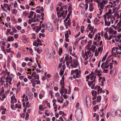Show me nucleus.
I'll use <instances>...</instances> for the list:
<instances>
[{"mask_svg": "<svg viewBox=\"0 0 121 121\" xmlns=\"http://www.w3.org/2000/svg\"><path fill=\"white\" fill-rule=\"evenodd\" d=\"M95 1L98 3V5L100 11L99 15H100L102 14L103 10L104 9L105 4H106L108 1L107 0H103L101 2H100L99 0H95Z\"/></svg>", "mask_w": 121, "mask_h": 121, "instance_id": "nucleus-1", "label": "nucleus"}, {"mask_svg": "<svg viewBox=\"0 0 121 121\" xmlns=\"http://www.w3.org/2000/svg\"><path fill=\"white\" fill-rule=\"evenodd\" d=\"M75 116L77 121H80L82 119V111L79 109L76 110L75 112Z\"/></svg>", "mask_w": 121, "mask_h": 121, "instance_id": "nucleus-2", "label": "nucleus"}, {"mask_svg": "<svg viewBox=\"0 0 121 121\" xmlns=\"http://www.w3.org/2000/svg\"><path fill=\"white\" fill-rule=\"evenodd\" d=\"M46 27L49 31L50 32L53 31V26L51 23L49 22H48L46 24Z\"/></svg>", "mask_w": 121, "mask_h": 121, "instance_id": "nucleus-3", "label": "nucleus"}, {"mask_svg": "<svg viewBox=\"0 0 121 121\" xmlns=\"http://www.w3.org/2000/svg\"><path fill=\"white\" fill-rule=\"evenodd\" d=\"M108 32L110 35H115L117 33V32L111 27L109 28L108 29Z\"/></svg>", "mask_w": 121, "mask_h": 121, "instance_id": "nucleus-4", "label": "nucleus"}, {"mask_svg": "<svg viewBox=\"0 0 121 121\" xmlns=\"http://www.w3.org/2000/svg\"><path fill=\"white\" fill-rule=\"evenodd\" d=\"M78 63L77 61L76 60H74L73 62L71 63V66L73 68H76L78 66Z\"/></svg>", "mask_w": 121, "mask_h": 121, "instance_id": "nucleus-5", "label": "nucleus"}, {"mask_svg": "<svg viewBox=\"0 0 121 121\" xmlns=\"http://www.w3.org/2000/svg\"><path fill=\"white\" fill-rule=\"evenodd\" d=\"M115 114L114 115H112V116L113 117H115L116 115L118 117H120L121 115V110H117L115 112Z\"/></svg>", "mask_w": 121, "mask_h": 121, "instance_id": "nucleus-6", "label": "nucleus"}, {"mask_svg": "<svg viewBox=\"0 0 121 121\" xmlns=\"http://www.w3.org/2000/svg\"><path fill=\"white\" fill-rule=\"evenodd\" d=\"M104 19L105 23V25L107 26H109L110 25L111 23V21L108 20L107 22L106 17L105 15H104Z\"/></svg>", "mask_w": 121, "mask_h": 121, "instance_id": "nucleus-7", "label": "nucleus"}, {"mask_svg": "<svg viewBox=\"0 0 121 121\" xmlns=\"http://www.w3.org/2000/svg\"><path fill=\"white\" fill-rule=\"evenodd\" d=\"M71 22L70 20L69 19V20H68L67 22H65V25L66 26V28L67 29L68 28V26H69L70 27L71 26Z\"/></svg>", "mask_w": 121, "mask_h": 121, "instance_id": "nucleus-8", "label": "nucleus"}, {"mask_svg": "<svg viewBox=\"0 0 121 121\" xmlns=\"http://www.w3.org/2000/svg\"><path fill=\"white\" fill-rule=\"evenodd\" d=\"M32 75H33V77L35 79H37L38 80H39V75L38 74H37L36 72H35L33 73Z\"/></svg>", "mask_w": 121, "mask_h": 121, "instance_id": "nucleus-9", "label": "nucleus"}, {"mask_svg": "<svg viewBox=\"0 0 121 121\" xmlns=\"http://www.w3.org/2000/svg\"><path fill=\"white\" fill-rule=\"evenodd\" d=\"M111 15L109 14V15L107 16V19H108V21H111V23L112 24L113 23V20H114L113 19H112L111 17Z\"/></svg>", "mask_w": 121, "mask_h": 121, "instance_id": "nucleus-10", "label": "nucleus"}, {"mask_svg": "<svg viewBox=\"0 0 121 121\" xmlns=\"http://www.w3.org/2000/svg\"><path fill=\"white\" fill-rule=\"evenodd\" d=\"M96 89L98 91L97 92V94H99V91L100 93H102V89L101 88H100V86H96Z\"/></svg>", "mask_w": 121, "mask_h": 121, "instance_id": "nucleus-11", "label": "nucleus"}, {"mask_svg": "<svg viewBox=\"0 0 121 121\" xmlns=\"http://www.w3.org/2000/svg\"><path fill=\"white\" fill-rule=\"evenodd\" d=\"M96 89L98 91L97 92V94H99V91L100 93H102V89L101 88H100V86H96Z\"/></svg>", "mask_w": 121, "mask_h": 121, "instance_id": "nucleus-12", "label": "nucleus"}, {"mask_svg": "<svg viewBox=\"0 0 121 121\" xmlns=\"http://www.w3.org/2000/svg\"><path fill=\"white\" fill-rule=\"evenodd\" d=\"M86 103L87 106H90L91 104V101L90 98L89 97H87L86 98Z\"/></svg>", "mask_w": 121, "mask_h": 121, "instance_id": "nucleus-13", "label": "nucleus"}, {"mask_svg": "<svg viewBox=\"0 0 121 121\" xmlns=\"http://www.w3.org/2000/svg\"><path fill=\"white\" fill-rule=\"evenodd\" d=\"M52 102L53 103V106L54 107V108H57V105L56 104V99H54L53 100Z\"/></svg>", "mask_w": 121, "mask_h": 121, "instance_id": "nucleus-14", "label": "nucleus"}, {"mask_svg": "<svg viewBox=\"0 0 121 121\" xmlns=\"http://www.w3.org/2000/svg\"><path fill=\"white\" fill-rule=\"evenodd\" d=\"M64 79H65L64 77V76H63L62 78V80H61L60 81V84L61 86H64Z\"/></svg>", "mask_w": 121, "mask_h": 121, "instance_id": "nucleus-15", "label": "nucleus"}, {"mask_svg": "<svg viewBox=\"0 0 121 121\" xmlns=\"http://www.w3.org/2000/svg\"><path fill=\"white\" fill-rule=\"evenodd\" d=\"M94 9L93 4L90 3L89 5V10L90 11H92L94 10Z\"/></svg>", "mask_w": 121, "mask_h": 121, "instance_id": "nucleus-16", "label": "nucleus"}, {"mask_svg": "<svg viewBox=\"0 0 121 121\" xmlns=\"http://www.w3.org/2000/svg\"><path fill=\"white\" fill-rule=\"evenodd\" d=\"M57 102L60 103H62L63 102V99L62 96H61L60 98H57Z\"/></svg>", "mask_w": 121, "mask_h": 121, "instance_id": "nucleus-17", "label": "nucleus"}, {"mask_svg": "<svg viewBox=\"0 0 121 121\" xmlns=\"http://www.w3.org/2000/svg\"><path fill=\"white\" fill-rule=\"evenodd\" d=\"M96 75H98L99 77L102 75V74L100 73V71L96 69L95 70V73Z\"/></svg>", "mask_w": 121, "mask_h": 121, "instance_id": "nucleus-18", "label": "nucleus"}, {"mask_svg": "<svg viewBox=\"0 0 121 121\" xmlns=\"http://www.w3.org/2000/svg\"><path fill=\"white\" fill-rule=\"evenodd\" d=\"M71 34L70 31L69 30H67L66 33L65 34V37L68 38L69 37V35Z\"/></svg>", "mask_w": 121, "mask_h": 121, "instance_id": "nucleus-19", "label": "nucleus"}, {"mask_svg": "<svg viewBox=\"0 0 121 121\" xmlns=\"http://www.w3.org/2000/svg\"><path fill=\"white\" fill-rule=\"evenodd\" d=\"M81 73V71L80 70L78 72L76 73L75 75L76 77L77 78H79L80 76Z\"/></svg>", "mask_w": 121, "mask_h": 121, "instance_id": "nucleus-20", "label": "nucleus"}, {"mask_svg": "<svg viewBox=\"0 0 121 121\" xmlns=\"http://www.w3.org/2000/svg\"><path fill=\"white\" fill-rule=\"evenodd\" d=\"M88 26L89 30L91 31V33H92L94 28V27L91 26V25L90 24L88 25Z\"/></svg>", "mask_w": 121, "mask_h": 121, "instance_id": "nucleus-21", "label": "nucleus"}, {"mask_svg": "<svg viewBox=\"0 0 121 121\" xmlns=\"http://www.w3.org/2000/svg\"><path fill=\"white\" fill-rule=\"evenodd\" d=\"M91 93L93 96H96L97 94V92L94 90H92V91Z\"/></svg>", "mask_w": 121, "mask_h": 121, "instance_id": "nucleus-22", "label": "nucleus"}, {"mask_svg": "<svg viewBox=\"0 0 121 121\" xmlns=\"http://www.w3.org/2000/svg\"><path fill=\"white\" fill-rule=\"evenodd\" d=\"M116 50H115V48H112V51L111 52L112 53V55L115 56L116 57V53L114 51H116Z\"/></svg>", "mask_w": 121, "mask_h": 121, "instance_id": "nucleus-23", "label": "nucleus"}, {"mask_svg": "<svg viewBox=\"0 0 121 121\" xmlns=\"http://www.w3.org/2000/svg\"><path fill=\"white\" fill-rule=\"evenodd\" d=\"M14 40V38L13 36H11L9 37H8L7 40L8 41H13Z\"/></svg>", "mask_w": 121, "mask_h": 121, "instance_id": "nucleus-24", "label": "nucleus"}, {"mask_svg": "<svg viewBox=\"0 0 121 121\" xmlns=\"http://www.w3.org/2000/svg\"><path fill=\"white\" fill-rule=\"evenodd\" d=\"M96 77V76H94V75H93L91 77L90 79L91 80H92L93 78V81H94V82H95Z\"/></svg>", "mask_w": 121, "mask_h": 121, "instance_id": "nucleus-25", "label": "nucleus"}, {"mask_svg": "<svg viewBox=\"0 0 121 121\" xmlns=\"http://www.w3.org/2000/svg\"><path fill=\"white\" fill-rule=\"evenodd\" d=\"M35 12L32 11H31L30 12V14L29 16V18H31L32 17V16L33 15Z\"/></svg>", "mask_w": 121, "mask_h": 121, "instance_id": "nucleus-26", "label": "nucleus"}, {"mask_svg": "<svg viewBox=\"0 0 121 121\" xmlns=\"http://www.w3.org/2000/svg\"><path fill=\"white\" fill-rule=\"evenodd\" d=\"M15 96H12L11 97V103L12 104H13L14 103V100L15 99Z\"/></svg>", "mask_w": 121, "mask_h": 121, "instance_id": "nucleus-27", "label": "nucleus"}, {"mask_svg": "<svg viewBox=\"0 0 121 121\" xmlns=\"http://www.w3.org/2000/svg\"><path fill=\"white\" fill-rule=\"evenodd\" d=\"M101 96L100 95L98 96L97 98V102H100L101 101Z\"/></svg>", "mask_w": 121, "mask_h": 121, "instance_id": "nucleus-28", "label": "nucleus"}, {"mask_svg": "<svg viewBox=\"0 0 121 121\" xmlns=\"http://www.w3.org/2000/svg\"><path fill=\"white\" fill-rule=\"evenodd\" d=\"M30 81L32 84H34L36 82H37V80L36 79L33 78L30 80Z\"/></svg>", "mask_w": 121, "mask_h": 121, "instance_id": "nucleus-29", "label": "nucleus"}, {"mask_svg": "<svg viewBox=\"0 0 121 121\" xmlns=\"http://www.w3.org/2000/svg\"><path fill=\"white\" fill-rule=\"evenodd\" d=\"M79 71L78 70V69H76L75 70H72L71 71V74L73 73H76Z\"/></svg>", "mask_w": 121, "mask_h": 121, "instance_id": "nucleus-30", "label": "nucleus"}, {"mask_svg": "<svg viewBox=\"0 0 121 121\" xmlns=\"http://www.w3.org/2000/svg\"><path fill=\"white\" fill-rule=\"evenodd\" d=\"M115 17H117V18H118L119 17V15L117 12H116L114 14Z\"/></svg>", "mask_w": 121, "mask_h": 121, "instance_id": "nucleus-31", "label": "nucleus"}, {"mask_svg": "<svg viewBox=\"0 0 121 121\" xmlns=\"http://www.w3.org/2000/svg\"><path fill=\"white\" fill-rule=\"evenodd\" d=\"M109 57H108L107 59L106 60V62L105 63V64H108L110 62L111 59H108Z\"/></svg>", "mask_w": 121, "mask_h": 121, "instance_id": "nucleus-32", "label": "nucleus"}, {"mask_svg": "<svg viewBox=\"0 0 121 121\" xmlns=\"http://www.w3.org/2000/svg\"><path fill=\"white\" fill-rule=\"evenodd\" d=\"M4 91V88L3 87H2V88L0 92V94L1 96L2 94H3Z\"/></svg>", "mask_w": 121, "mask_h": 121, "instance_id": "nucleus-33", "label": "nucleus"}, {"mask_svg": "<svg viewBox=\"0 0 121 121\" xmlns=\"http://www.w3.org/2000/svg\"><path fill=\"white\" fill-rule=\"evenodd\" d=\"M64 70L62 69V68L61 69L60 71V75H62L64 73Z\"/></svg>", "mask_w": 121, "mask_h": 121, "instance_id": "nucleus-34", "label": "nucleus"}, {"mask_svg": "<svg viewBox=\"0 0 121 121\" xmlns=\"http://www.w3.org/2000/svg\"><path fill=\"white\" fill-rule=\"evenodd\" d=\"M65 14L64 13V11H63L61 13L60 15L61 17H65Z\"/></svg>", "mask_w": 121, "mask_h": 121, "instance_id": "nucleus-35", "label": "nucleus"}, {"mask_svg": "<svg viewBox=\"0 0 121 121\" xmlns=\"http://www.w3.org/2000/svg\"><path fill=\"white\" fill-rule=\"evenodd\" d=\"M104 36L105 38V39H106L108 40V35L107 34V32L105 33H104Z\"/></svg>", "mask_w": 121, "mask_h": 121, "instance_id": "nucleus-36", "label": "nucleus"}, {"mask_svg": "<svg viewBox=\"0 0 121 121\" xmlns=\"http://www.w3.org/2000/svg\"><path fill=\"white\" fill-rule=\"evenodd\" d=\"M11 108L13 110L15 109L16 108V106H15L13 104H12L11 105Z\"/></svg>", "mask_w": 121, "mask_h": 121, "instance_id": "nucleus-37", "label": "nucleus"}, {"mask_svg": "<svg viewBox=\"0 0 121 121\" xmlns=\"http://www.w3.org/2000/svg\"><path fill=\"white\" fill-rule=\"evenodd\" d=\"M98 52H99L101 51L100 52L101 53L102 52L103 50L102 47H99L98 48Z\"/></svg>", "mask_w": 121, "mask_h": 121, "instance_id": "nucleus-38", "label": "nucleus"}, {"mask_svg": "<svg viewBox=\"0 0 121 121\" xmlns=\"http://www.w3.org/2000/svg\"><path fill=\"white\" fill-rule=\"evenodd\" d=\"M16 27L18 30H20L22 29V27L20 26H16Z\"/></svg>", "mask_w": 121, "mask_h": 121, "instance_id": "nucleus-39", "label": "nucleus"}, {"mask_svg": "<svg viewBox=\"0 0 121 121\" xmlns=\"http://www.w3.org/2000/svg\"><path fill=\"white\" fill-rule=\"evenodd\" d=\"M60 94L58 92H57L56 93L55 96L57 98H58L60 97Z\"/></svg>", "mask_w": 121, "mask_h": 121, "instance_id": "nucleus-40", "label": "nucleus"}, {"mask_svg": "<svg viewBox=\"0 0 121 121\" xmlns=\"http://www.w3.org/2000/svg\"><path fill=\"white\" fill-rule=\"evenodd\" d=\"M29 93L30 94H31V95L30 96V97H29V99L30 100H32L33 98V95L32 93L31 92H29Z\"/></svg>", "mask_w": 121, "mask_h": 121, "instance_id": "nucleus-41", "label": "nucleus"}, {"mask_svg": "<svg viewBox=\"0 0 121 121\" xmlns=\"http://www.w3.org/2000/svg\"><path fill=\"white\" fill-rule=\"evenodd\" d=\"M12 29L13 32L15 33H16L17 32V30L14 27H12Z\"/></svg>", "mask_w": 121, "mask_h": 121, "instance_id": "nucleus-42", "label": "nucleus"}, {"mask_svg": "<svg viewBox=\"0 0 121 121\" xmlns=\"http://www.w3.org/2000/svg\"><path fill=\"white\" fill-rule=\"evenodd\" d=\"M71 62H70V61H67L66 62V64L67 65V66L68 68L69 67V65L71 63Z\"/></svg>", "mask_w": 121, "mask_h": 121, "instance_id": "nucleus-43", "label": "nucleus"}, {"mask_svg": "<svg viewBox=\"0 0 121 121\" xmlns=\"http://www.w3.org/2000/svg\"><path fill=\"white\" fill-rule=\"evenodd\" d=\"M59 55H60L62 52V49L61 48H60L59 49Z\"/></svg>", "mask_w": 121, "mask_h": 121, "instance_id": "nucleus-44", "label": "nucleus"}, {"mask_svg": "<svg viewBox=\"0 0 121 121\" xmlns=\"http://www.w3.org/2000/svg\"><path fill=\"white\" fill-rule=\"evenodd\" d=\"M69 56L68 54L66 55L65 57V60L66 61H67L69 60Z\"/></svg>", "mask_w": 121, "mask_h": 121, "instance_id": "nucleus-45", "label": "nucleus"}, {"mask_svg": "<svg viewBox=\"0 0 121 121\" xmlns=\"http://www.w3.org/2000/svg\"><path fill=\"white\" fill-rule=\"evenodd\" d=\"M34 19H33V18H32L31 19V21L32 22H35L36 21H39V20L38 19H37L36 20H34Z\"/></svg>", "mask_w": 121, "mask_h": 121, "instance_id": "nucleus-46", "label": "nucleus"}, {"mask_svg": "<svg viewBox=\"0 0 121 121\" xmlns=\"http://www.w3.org/2000/svg\"><path fill=\"white\" fill-rule=\"evenodd\" d=\"M107 56L106 55H104L102 60V62H103L105 60Z\"/></svg>", "mask_w": 121, "mask_h": 121, "instance_id": "nucleus-47", "label": "nucleus"}, {"mask_svg": "<svg viewBox=\"0 0 121 121\" xmlns=\"http://www.w3.org/2000/svg\"><path fill=\"white\" fill-rule=\"evenodd\" d=\"M63 58H61L60 59V63H61L64 64L65 63V61H63Z\"/></svg>", "mask_w": 121, "mask_h": 121, "instance_id": "nucleus-48", "label": "nucleus"}, {"mask_svg": "<svg viewBox=\"0 0 121 121\" xmlns=\"http://www.w3.org/2000/svg\"><path fill=\"white\" fill-rule=\"evenodd\" d=\"M85 10L86 11L88 8V5L87 3H86L85 4Z\"/></svg>", "mask_w": 121, "mask_h": 121, "instance_id": "nucleus-49", "label": "nucleus"}, {"mask_svg": "<svg viewBox=\"0 0 121 121\" xmlns=\"http://www.w3.org/2000/svg\"><path fill=\"white\" fill-rule=\"evenodd\" d=\"M113 36V35H110L109 37H108V40H110L112 38V37Z\"/></svg>", "mask_w": 121, "mask_h": 121, "instance_id": "nucleus-50", "label": "nucleus"}, {"mask_svg": "<svg viewBox=\"0 0 121 121\" xmlns=\"http://www.w3.org/2000/svg\"><path fill=\"white\" fill-rule=\"evenodd\" d=\"M39 110H43L44 109L43 108V106H42V105H40L39 107Z\"/></svg>", "mask_w": 121, "mask_h": 121, "instance_id": "nucleus-51", "label": "nucleus"}, {"mask_svg": "<svg viewBox=\"0 0 121 121\" xmlns=\"http://www.w3.org/2000/svg\"><path fill=\"white\" fill-rule=\"evenodd\" d=\"M17 56L18 58H20L21 57V54L19 52L18 53L17 55Z\"/></svg>", "mask_w": 121, "mask_h": 121, "instance_id": "nucleus-52", "label": "nucleus"}, {"mask_svg": "<svg viewBox=\"0 0 121 121\" xmlns=\"http://www.w3.org/2000/svg\"><path fill=\"white\" fill-rule=\"evenodd\" d=\"M101 113L100 112H99L100 116L102 117H103L104 116V112H101Z\"/></svg>", "mask_w": 121, "mask_h": 121, "instance_id": "nucleus-53", "label": "nucleus"}, {"mask_svg": "<svg viewBox=\"0 0 121 121\" xmlns=\"http://www.w3.org/2000/svg\"><path fill=\"white\" fill-rule=\"evenodd\" d=\"M12 65L15 70H16V64L14 62L13 63H12Z\"/></svg>", "mask_w": 121, "mask_h": 121, "instance_id": "nucleus-54", "label": "nucleus"}, {"mask_svg": "<svg viewBox=\"0 0 121 121\" xmlns=\"http://www.w3.org/2000/svg\"><path fill=\"white\" fill-rule=\"evenodd\" d=\"M51 0H46V3L47 4H49L50 3Z\"/></svg>", "mask_w": 121, "mask_h": 121, "instance_id": "nucleus-55", "label": "nucleus"}, {"mask_svg": "<svg viewBox=\"0 0 121 121\" xmlns=\"http://www.w3.org/2000/svg\"><path fill=\"white\" fill-rule=\"evenodd\" d=\"M85 55H86V57H85V61H86V60L88 59V56L87 55V53H86V52H85Z\"/></svg>", "mask_w": 121, "mask_h": 121, "instance_id": "nucleus-56", "label": "nucleus"}, {"mask_svg": "<svg viewBox=\"0 0 121 121\" xmlns=\"http://www.w3.org/2000/svg\"><path fill=\"white\" fill-rule=\"evenodd\" d=\"M17 4L16 1L14 4V6H13L14 7V8H15L16 7H17Z\"/></svg>", "mask_w": 121, "mask_h": 121, "instance_id": "nucleus-57", "label": "nucleus"}, {"mask_svg": "<svg viewBox=\"0 0 121 121\" xmlns=\"http://www.w3.org/2000/svg\"><path fill=\"white\" fill-rule=\"evenodd\" d=\"M39 37H40V36L41 37V36L43 37H44L45 36V35L43 33H39Z\"/></svg>", "mask_w": 121, "mask_h": 121, "instance_id": "nucleus-58", "label": "nucleus"}, {"mask_svg": "<svg viewBox=\"0 0 121 121\" xmlns=\"http://www.w3.org/2000/svg\"><path fill=\"white\" fill-rule=\"evenodd\" d=\"M26 65V63L25 62H23L22 63V66L23 67H24L25 66V65Z\"/></svg>", "mask_w": 121, "mask_h": 121, "instance_id": "nucleus-59", "label": "nucleus"}, {"mask_svg": "<svg viewBox=\"0 0 121 121\" xmlns=\"http://www.w3.org/2000/svg\"><path fill=\"white\" fill-rule=\"evenodd\" d=\"M68 60L70 62H72V57L71 56H69Z\"/></svg>", "mask_w": 121, "mask_h": 121, "instance_id": "nucleus-60", "label": "nucleus"}, {"mask_svg": "<svg viewBox=\"0 0 121 121\" xmlns=\"http://www.w3.org/2000/svg\"><path fill=\"white\" fill-rule=\"evenodd\" d=\"M60 12H57V14L58 17L60 18L61 17L60 14Z\"/></svg>", "mask_w": 121, "mask_h": 121, "instance_id": "nucleus-61", "label": "nucleus"}, {"mask_svg": "<svg viewBox=\"0 0 121 121\" xmlns=\"http://www.w3.org/2000/svg\"><path fill=\"white\" fill-rule=\"evenodd\" d=\"M18 43H15L14 44V47L16 48H17L18 47Z\"/></svg>", "mask_w": 121, "mask_h": 121, "instance_id": "nucleus-62", "label": "nucleus"}, {"mask_svg": "<svg viewBox=\"0 0 121 121\" xmlns=\"http://www.w3.org/2000/svg\"><path fill=\"white\" fill-rule=\"evenodd\" d=\"M63 97L65 99H67L68 96L67 95L65 94H64L63 95Z\"/></svg>", "mask_w": 121, "mask_h": 121, "instance_id": "nucleus-63", "label": "nucleus"}, {"mask_svg": "<svg viewBox=\"0 0 121 121\" xmlns=\"http://www.w3.org/2000/svg\"><path fill=\"white\" fill-rule=\"evenodd\" d=\"M116 53L117 54H121V52L119 51H118L117 50H116Z\"/></svg>", "mask_w": 121, "mask_h": 121, "instance_id": "nucleus-64", "label": "nucleus"}]
</instances>
